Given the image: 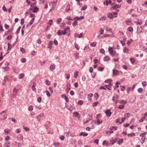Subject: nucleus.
Segmentation results:
<instances>
[{
    "label": "nucleus",
    "instance_id": "e433bc0d",
    "mask_svg": "<svg viewBox=\"0 0 147 147\" xmlns=\"http://www.w3.org/2000/svg\"><path fill=\"white\" fill-rule=\"evenodd\" d=\"M20 50L23 53H24L26 52L25 49L23 48H21Z\"/></svg>",
    "mask_w": 147,
    "mask_h": 147
},
{
    "label": "nucleus",
    "instance_id": "39448f33",
    "mask_svg": "<svg viewBox=\"0 0 147 147\" xmlns=\"http://www.w3.org/2000/svg\"><path fill=\"white\" fill-rule=\"evenodd\" d=\"M49 45L48 46V48L49 49H51L52 47V45H53V42L52 41H50L49 43Z\"/></svg>",
    "mask_w": 147,
    "mask_h": 147
},
{
    "label": "nucleus",
    "instance_id": "58836bf2",
    "mask_svg": "<svg viewBox=\"0 0 147 147\" xmlns=\"http://www.w3.org/2000/svg\"><path fill=\"white\" fill-rule=\"evenodd\" d=\"M98 103V102H95L92 104V106L93 107L96 106Z\"/></svg>",
    "mask_w": 147,
    "mask_h": 147
},
{
    "label": "nucleus",
    "instance_id": "7ed1b4c3",
    "mask_svg": "<svg viewBox=\"0 0 147 147\" xmlns=\"http://www.w3.org/2000/svg\"><path fill=\"white\" fill-rule=\"evenodd\" d=\"M70 28L69 26H67V27L65 29L64 31L63 32V35H65L66 33V31L68 30H69Z\"/></svg>",
    "mask_w": 147,
    "mask_h": 147
},
{
    "label": "nucleus",
    "instance_id": "a211bd4d",
    "mask_svg": "<svg viewBox=\"0 0 147 147\" xmlns=\"http://www.w3.org/2000/svg\"><path fill=\"white\" fill-rule=\"evenodd\" d=\"M24 76V75L23 74H19V79L22 78Z\"/></svg>",
    "mask_w": 147,
    "mask_h": 147
},
{
    "label": "nucleus",
    "instance_id": "052dcab7",
    "mask_svg": "<svg viewBox=\"0 0 147 147\" xmlns=\"http://www.w3.org/2000/svg\"><path fill=\"white\" fill-rule=\"evenodd\" d=\"M83 35V33H81L80 34L77 35V36L79 38H81L82 37Z\"/></svg>",
    "mask_w": 147,
    "mask_h": 147
},
{
    "label": "nucleus",
    "instance_id": "e2e57ef3",
    "mask_svg": "<svg viewBox=\"0 0 147 147\" xmlns=\"http://www.w3.org/2000/svg\"><path fill=\"white\" fill-rule=\"evenodd\" d=\"M106 17L105 16H103V17H102L100 18V20H105L106 19Z\"/></svg>",
    "mask_w": 147,
    "mask_h": 147
},
{
    "label": "nucleus",
    "instance_id": "20e7f679",
    "mask_svg": "<svg viewBox=\"0 0 147 147\" xmlns=\"http://www.w3.org/2000/svg\"><path fill=\"white\" fill-rule=\"evenodd\" d=\"M107 16L109 18L111 19H113L112 17H116V16H112V14L110 13H108Z\"/></svg>",
    "mask_w": 147,
    "mask_h": 147
},
{
    "label": "nucleus",
    "instance_id": "774afa93",
    "mask_svg": "<svg viewBox=\"0 0 147 147\" xmlns=\"http://www.w3.org/2000/svg\"><path fill=\"white\" fill-rule=\"evenodd\" d=\"M98 141L99 140L98 139H96L94 141V142L97 144H98L99 143Z\"/></svg>",
    "mask_w": 147,
    "mask_h": 147
},
{
    "label": "nucleus",
    "instance_id": "bb28decb",
    "mask_svg": "<svg viewBox=\"0 0 147 147\" xmlns=\"http://www.w3.org/2000/svg\"><path fill=\"white\" fill-rule=\"evenodd\" d=\"M35 84H34L32 87V89L33 91L35 90H36Z\"/></svg>",
    "mask_w": 147,
    "mask_h": 147
},
{
    "label": "nucleus",
    "instance_id": "9b49d317",
    "mask_svg": "<svg viewBox=\"0 0 147 147\" xmlns=\"http://www.w3.org/2000/svg\"><path fill=\"white\" fill-rule=\"evenodd\" d=\"M121 7V5H116L115 6H114L112 8L114 9H115L118 8H120Z\"/></svg>",
    "mask_w": 147,
    "mask_h": 147
},
{
    "label": "nucleus",
    "instance_id": "c85d7f7f",
    "mask_svg": "<svg viewBox=\"0 0 147 147\" xmlns=\"http://www.w3.org/2000/svg\"><path fill=\"white\" fill-rule=\"evenodd\" d=\"M143 90V89L141 88H139L138 90V92L140 93H141L142 92Z\"/></svg>",
    "mask_w": 147,
    "mask_h": 147
},
{
    "label": "nucleus",
    "instance_id": "69168bd1",
    "mask_svg": "<svg viewBox=\"0 0 147 147\" xmlns=\"http://www.w3.org/2000/svg\"><path fill=\"white\" fill-rule=\"evenodd\" d=\"M51 82L50 81L48 80L46 81V84L48 85H49L50 84Z\"/></svg>",
    "mask_w": 147,
    "mask_h": 147
},
{
    "label": "nucleus",
    "instance_id": "423d86ee",
    "mask_svg": "<svg viewBox=\"0 0 147 147\" xmlns=\"http://www.w3.org/2000/svg\"><path fill=\"white\" fill-rule=\"evenodd\" d=\"M118 99V95H114L112 98V100L113 101L115 100Z\"/></svg>",
    "mask_w": 147,
    "mask_h": 147
},
{
    "label": "nucleus",
    "instance_id": "a18cd8bd",
    "mask_svg": "<svg viewBox=\"0 0 147 147\" xmlns=\"http://www.w3.org/2000/svg\"><path fill=\"white\" fill-rule=\"evenodd\" d=\"M61 24L62 25L61 26V28L62 29L64 27H65V26L66 25V24L65 23H62Z\"/></svg>",
    "mask_w": 147,
    "mask_h": 147
},
{
    "label": "nucleus",
    "instance_id": "680f3d73",
    "mask_svg": "<svg viewBox=\"0 0 147 147\" xmlns=\"http://www.w3.org/2000/svg\"><path fill=\"white\" fill-rule=\"evenodd\" d=\"M101 115L100 113V114H98V115H97L96 117V119H98V118H99V117H101Z\"/></svg>",
    "mask_w": 147,
    "mask_h": 147
},
{
    "label": "nucleus",
    "instance_id": "6e6d98bb",
    "mask_svg": "<svg viewBox=\"0 0 147 147\" xmlns=\"http://www.w3.org/2000/svg\"><path fill=\"white\" fill-rule=\"evenodd\" d=\"M105 52V50L103 49H101L100 51V52L101 53H104Z\"/></svg>",
    "mask_w": 147,
    "mask_h": 147
},
{
    "label": "nucleus",
    "instance_id": "2f4dec72",
    "mask_svg": "<svg viewBox=\"0 0 147 147\" xmlns=\"http://www.w3.org/2000/svg\"><path fill=\"white\" fill-rule=\"evenodd\" d=\"M144 6V5H142L141 7L140 6L139 7H138V9H140L141 11H145V10H143L142 9V7Z\"/></svg>",
    "mask_w": 147,
    "mask_h": 147
},
{
    "label": "nucleus",
    "instance_id": "f3484780",
    "mask_svg": "<svg viewBox=\"0 0 147 147\" xmlns=\"http://www.w3.org/2000/svg\"><path fill=\"white\" fill-rule=\"evenodd\" d=\"M113 73L114 75H116L118 74L119 72L118 71L114 70L113 71Z\"/></svg>",
    "mask_w": 147,
    "mask_h": 147
},
{
    "label": "nucleus",
    "instance_id": "f704fd0d",
    "mask_svg": "<svg viewBox=\"0 0 147 147\" xmlns=\"http://www.w3.org/2000/svg\"><path fill=\"white\" fill-rule=\"evenodd\" d=\"M78 22L76 21H75L72 24L73 26L75 27L77 25Z\"/></svg>",
    "mask_w": 147,
    "mask_h": 147
},
{
    "label": "nucleus",
    "instance_id": "393cba45",
    "mask_svg": "<svg viewBox=\"0 0 147 147\" xmlns=\"http://www.w3.org/2000/svg\"><path fill=\"white\" fill-rule=\"evenodd\" d=\"M87 8V6L86 5H84V6L82 8L81 10H84Z\"/></svg>",
    "mask_w": 147,
    "mask_h": 147
},
{
    "label": "nucleus",
    "instance_id": "de8ad7c7",
    "mask_svg": "<svg viewBox=\"0 0 147 147\" xmlns=\"http://www.w3.org/2000/svg\"><path fill=\"white\" fill-rule=\"evenodd\" d=\"M78 104L80 105H82L83 104V101L81 100H80L78 102Z\"/></svg>",
    "mask_w": 147,
    "mask_h": 147
},
{
    "label": "nucleus",
    "instance_id": "79ce46f5",
    "mask_svg": "<svg viewBox=\"0 0 147 147\" xmlns=\"http://www.w3.org/2000/svg\"><path fill=\"white\" fill-rule=\"evenodd\" d=\"M104 69V68L102 67H99L98 69V71H102Z\"/></svg>",
    "mask_w": 147,
    "mask_h": 147
},
{
    "label": "nucleus",
    "instance_id": "9d476101",
    "mask_svg": "<svg viewBox=\"0 0 147 147\" xmlns=\"http://www.w3.org/2000/svg\"><path fill=\"white\" fill-rule=\"evenodd\" d=\"M80 136H86L88 135V134L87 133H86L84 132H81L80 134Z\"/></svg>",
    "mask_w": 147,
    "mask_h": 147
},
{
    "label": "nucleus",
    "instance_id": "a878e982",
    "mask_svg": "<svg viewBox=\"0 0 147 147\" xmlns=\"http://www.w3.org/2000/svg\"><path fill=\"white\" fill-rule=\"evenodd\" d=\"M133 41L132 39H130L129 40H128L127 42V44L128 45H129L130 43Z\"/></svg>",
    "mask_w": 147,
    "mask_h": 147
},
{
    "label": "nucleus",
    "instance_id": "49530a36",
    "mask_svg": "<svg viewBox=\"0 0 147 147\" xmlns=\"http://www.w3.org/2000/svg\"><path fill=\"white\" fill-rule=\"evenodd\" d=\"M6 29H8L9 28V26L7 24H5L4 25Z\"/></svg>",
    "mask_w": 147,
    "mask_h": 147
},
{
    "label": "nucleus",
    "instance_id": "1a4fd4ad",
    "mask_svg": "<svg viewBox=\"0 0 147 147\" xmlns=\"http://www.w3.org/2000/svg\"><path fill=\"white\" fill-rule=\"evenodd\" d=\"M93 96V94H89L88 95V98L89 100H92L91 97Z\"/></svg>",
    "mask_w": 147,
    "mask_h": 147
},
{
    "label": "nucleus",
    "instance_id": "c03bdc74",
    "mask_svg": "<svg viewBox=\"0 0 147 147\" xmlns=\"http://www.w3.org/2000/svg\"><path fill=\"white\" fill-rule=\"evenodd\" d=\"M61 18H59L57 20V24H59L61 22Z\"/></svg>",
    "mask_w": 147,
    "mask_h": 147
},
{
    "label": "nucleus",
    "instance_id": "6e6552de",
    "mask_svg": "<svg viewBox=\"0 0 147 147\" xmlns=\"http://www.w3.org/2000/svg\"><path fill=\"white\" fill-rule=\"evenodd\" d=\"M34 10L32 11L34 13H36L39 11L38 8L36 7H33Z\"/></svg>",
    "mask_w": 147,
    "mask_h": 147
},
{
    "label": "nucleus",
    "instance_id": "473e14b6",
    "mask_svg": "<svg viewBox=\"0 0 147 147\" xmlns=\"http://www.w3.org/2000/svg\"><path fill=\"white\" fill-rule=\"evenodd\" d=\"M59 142H54V145L55 147H57V146H59Z\"/></svg>",
    "mask_w": 147,
    "mask_h": 147
},
{
    "label": "nucleus",
    "instance_id": "ddd939ff",
    "mask_svg": "<svg viewBox=\"0 0 147 147\" xmlns=\"http://www.w3.org/2000/svg\"><path fill=\"white\" fill-rule=\"evenodd\" d=\"M110 59L109 57L108 56H107L104 58V61H107Z\"/></svg>",
    "mask_w": 147,
    "mask_h": 147
},
{
    "label": "nucleus",
    "instance_id": "f8f14e48",
    "mask_svg": "<svg viewBox=\"0 0 147 147\" xmlns=\"http://www.w3.org/2000/svg\"><path fill=\"white\" fill-rule=\"evenodd\" d=\"M46 124L45 125V126L46 129H47L49 127V125H50V122L49 121H47Z\"/></svg>",
    "mask_w": 147,
    "mask_h": 147
},
{
    "label": "nucleus",
    "instance_id": "aec40b11",
    "mask_svg": "<svg viewBox=\"0 0 147 147\" xmlns=\"http://www.w3.org/2000/svg\"><path fill=\"white\" fill-rule=\"evenodd\" d=\"M126 102H127L126 101L124 100H122L119 102L120 103L122 104L123 105L124 104H126Z\"/></svg>",
    "mask_w": 147,
    "mask_h": 147
},
{
    "label": "nucleus",
    "instance_id": "412c9836",
    "mask_svg": "<svg viewBox=\"0 0 147 147\" xmlns=\"http://www.w3.org/2000/svg\"><path fill=\"white\" fill-rule=\"evenodd\" d=\"M96 45V42H92L90 44V46L92 47H95Z\"/></svg>",
    "mask_w": 147,
    "mask_h": 147
},
{
    "label": "nucleus",
    "instance_id": "6ab92c4d",
    "mask_svg": "<svg viewBox=\"0 0 147 147\" xmlns=\"http://www.w3.org/2000/svg\"><path fill=\"white\" fill-rule=\"evenodd\" d=\"M128 30L130 32H132L133 31V28L131 27V26H130V27H129L128 28Z\"/></svg>",
    "mask_w": 147,
    "mask_h": 147
},
{
    "label": "nucleus",
    "instance_id": "c756f323",
    "mask_svg": "<svg viewBox=\"0 0 147 147\" xmlns=\"http://www.w3.org/2000/svg\"><path fill=\"white\" fill-rule=\"evenodd\" d=\"M124 106H125L123 105H120L118 107V108L121 109H123L124 107Z\"/></svg>",
    "mask_w": 147,
    "mask_h": 147
},
{
    "label": "nucleus",
    "instance_id": "4d7b16f0",
    "mask_svg": "<svg viewBox=\"0 0 147 147\" xmlns=\"http://www.w3.org/2000/svg\"><path fill=\"white\" fill-rule=\"evenodd\" d=\"M24 19L22 18V19H21V22L20 23H21V24L22 25H23L24 24Z\"/></svg>",
    "mask_w": 147,
    "mask_h": 147
},
{
    "label": "nucleus",
    "instance_id": "4c0bfd02",
    "mask_svg": "<svg viewBox=\"0 0 147 147\" xmlns=\"http://www.w3.org/2000/svg\"><path fill=\"white\" fill-rule=\"evenodd\" d=\"M46 92L47 94V96L48 97H50V96L51 95H50V93H49V91L48 90H46Z\"/></svg>",
    "mask_w": 147,
    "mask_h": 147
},
{
    "label": "nucleus",
    "instance_id": "603ef678",
    "mask_svg": "<svg viewBox=\"0 0 147 147\" xmlns=\"http://www.w3.org/2000/svg\"><path fill=\"white\" fill-rule=\"evenodd\" d=\"M78 71H76L74 73L75 75L74 76V77L76 78L78 76Z\"/></svg>",
    "mask_w": 147,
    "mask_h": 147
},
{
    "label": "nucleus",
    "instance_id": "8fccbe9b",
    "mask_svg": "<svg viewBox=\"0 0 147 147\" xmlns=\"http://www.w3.org/2000/svg\"><path fill=\"white\" fill-rule=\"evenodd\" d=\"M5 146L6 147H10V143H8L5 144Z\"/></svg>",
    "mask_w": 147,
    "mask_h": 147
},
{
    "label": "nucleus",
    "instance_id": "72a5a7b5",
    "mask_svg": "<svg viewBox=\"0 0 147 147\" xmlns=\"http://www.w3.org/2000/svg\"><path fill=\"white\" fill-rule=\"evenodd\" d=\"M118 84H119V83L118 82H116V86L114 87V90H115L117 88L119 87V86L118 85Z\"/></svg>",
    "mask_w": 147,
    "mask_h": 147
},
{
    "label": "nucleus",
    "instance_id": "bf43d9fd",
    "mask_svg": "<svg viewBox=\"0 0 147 147\" xmlns=\"http://www.w3.org/2000/svg\"><path fill=\"white\" fill-rule=\"evenodd\" d=\"M145 118V117H143L141 118L140 120H139V122H142L144 120Z\"/></svg>",
    "mask_w": 147,
    "mask_h": 147
},
{
    "label": "nucleus",
    "instance_id": "0e129e2a",
    "mask_svg": "<svg viewBox=\"0 0 147 147\" xmlns=\"http://www.w3.org/2000/svg\"><path fill=\"white\" fill-rule=\"evenodd\" d=\"M65 138V136H61L60 137V139L62 140H63Z\"/></svg>",
    "mask_w": 147,
    "mask_h": 147
},
{
    "label": "nucleus",
    "instance_id": "f257e3e1",
    "mask_svg": "<svg viewBox=\"0 0 147 147\" xmlns=\"http://www.w3.org/2000/svg\"><path fill=\"white\" fill-rule=\"evenodd\" d=\"M105 113L106 115L108 117H110L111 114V112L110 109H108L106 111Z\"/></svg>",
    "mask_w": 147,
    "mask_h": 147
},
{
    "label": "nucleus",
    "instance_id": "4468645a",
    "mask_svg": "<svg viewBox=\"0 0 147 147\" xmlns=\"http://www.w3.org/2000/svg\"><path fill=\"white\" fill-rule=\"evenodd\" d=\"M50 69L54 70L55 68V65L54 64L51 65L50 67Z\"/></svg>",
    "mask_w": 147,
    "mask_h": 147
},
{
    "label": "nucleus",
    "instance_id": "f03ea898",
    "mask_svg": "<svg viewBox=\"0 0 147 147\" xmlns=\"http://www.w3.org/2000/svg\"><path fill=\"white\" fill-rule=\"evenodd\" d=\"M109 53L111 54V55L113 56V50L111 47H109Z\"/></svg>",
    "mask_w": 147,
    "mask_h": 147
},
{
    "label": "nucleus",
    "instance_id": "a19ab883",
    "mask_svg": "<svg viewBox=\"0 0 147 147\" xmlns=\"http://www.w3.org/2000/svg\"><path fill=\"white\" fill-rule=\"evenodd\" d=\"M120 87H121V91H123L125 90V87L124 86H121Z\"/></svg>",
    "mask_w": 147,
    "mask_h": 147
},
{
    "label": "nucleus",
    "instance_id": "864d4df0",
    "mask_svg": "<svg viewBox=\"0 0 147 147\" xmlns=\"http://www.w3.org/2000/svg\"><path fill=\"white\" fill-rule=\"evenodd\" d=\"M102 120L100 121L99 119L97 120V122L98 124H100L102 123Z\"/></svg>",
    "mask_w": 147,
    "mask_h": 147
},
{
    "label": "nucleus",
    "instance_id": "5fc2aeb1",
    "mask_svg": "<svg viewBox=\"0 0 147 147\" xmlns=\"http://www.w3.org/2000/svg\"><path fill=\"white\" fill-rule=\"evenodd\" d=\"M36 2L35 1L33 3L31 4L30 5L31 7H33L36 5Z\"/></svg>",
    "mask_w": 147,
    "mask_h": 147
},
{
    "label": "nucleus",
    "instance_id": "4be33fe9",
    "mask_svg": "<svg viewBox=\"0 0 147 147\" xmlns=\"http://www.w3.org/2000/svg\"><path fill=\"white\" fill-rule=\"evenodd\" d=\"M128 50L129 49L125 47H124L123 49V52H124V53H126L127 51L128 52Z\"/></svg>",
    "mask_w": 147,
    "mask_h": 147
},
{
    "label": "nucleus",
    "instance_id": "cd10ccee",
    "mask_svg": "<svg viewBox=\"0 0 147 147\" xmlns=\"http://www.w3.org/2000/svg\"><path fill=\"white\" fill-rule=\"evenodd\" d=\"M123 139H121L120 140H119V141H118L117 142L118 144L119 145H120L123 142Z\"/></svg>",
    "mask_w": 147,
    "mask_h": 147
},
{
    "label": "nucleus",
    "instance_id": "5701e85b",
    "mask_svg": "<svg viewBox=\"0 0 147 147\" xmlns=\"http://www.w3.org/2000/svg\"><path fill=\"white\" fill-rule=\"evenodd\" d=\"M73 114L75 117H77L79 115V113L77 112H75L73 113Z\"/></svg>",
    "mask_w": 147,
    "mask_h": 147
},
{
    "label": "nucleus",
    "instance_id": "c9c22d12",
    "mask_svg": "<svg viewBox=\"0 0 147 147\" xmlns=\"http://www.w3.org/2000/svg\"><path fill=\"white\" fill-rule=\"evenodd\" d=\"M41 100H42V98L41 97H38V98H37V101L38 102H41Z\"/></svg>",
    "mask_w": 147,
    "mask_h": 147
},
{
    "label": "nucleus",
    "instance_id": "dca6fc26",
    "mask_svg": "<svg viewBox=\"0 0 147 147\" xmlns=\"http://www.w3.org/2000/svg\"><path fill=\"white\" fill-rule=\"evenodd\" d=\"M133 136H135V133H134L133 132V133H131L128 134H127V136L128 137H129V136L131 137Z\"/></svg>",
    "mask_w": 147,
    "mask_h": 147
},
{
    "label": "nucleus",
    "instance_id": "2eb2a0df",
    "mask_svg": "<svg viewBox=\"0 0 147 147\" xmlns=\"http://www.w3.org/2000/svg\"><path fill=\"white\" fill-rule=\"evenodd\" d=\"M57 34L59 36H60L63 34V33H62V30H59L57 32Z\"/></svg>",
    "mask_w": 147,
    "mask_h": 147
},
{
    "label": "nucleus",
    "instance_id": "0eeeda50",
    "mask_svg": "<svg viewBox=\"0 0 147 147\" xmlns=\"http://www.w3.org/2000/svg\"><path fill=\"white\" fill-rule=\"evenodd\" d=\"M136 21L135 22L136 23V24L137 25H138V24L141 25L142 23V21L141 20L139 21L138 19L136 18Z\"/></svg>",
    "mask_w": 147,
    "mask_h": 147
},
{
    "label": "nucleus",
    "instance_id": "7c9ffc66",
    "mask_svg": "<svg viewBox=\"0 0 147 147\" xmlns=\"http://www.w3.org/2000/svg\"><path fill=\"white\" fill-rule=\"evenodd\" d=\"M21 28V26L19 27L18 28V29H17V31H16V34H18L19 33V31L20 30Z\"/></svg>",
    "mask_w": 147,
    "mask_h": 147
},
{
    "label": "nucleus",
    "instance_id": "338daca9",
    "mask_svg": "<svg viewBox=\"0 0 147 147\" xmlns=\"http://www.w3.org/2000/svg\"><path fill=\"white\" fill-rule=\"evenodd\" d=\"M21 132L20 129L19 128L16 129V133H19Z\"/></svg>",
    "mask_w": 147,
    "mask_h": 147
},
{
    "label": "nucleus",
    "instance_id": "37998d69",
    "mask_svg": "<svg viewBox=\"0 0 147 147\" xmlns=\"http://www.w3.org/2000/svg\"><path fill=\"white\" fill-rule=\"evenodd\" d=\"M12 35H10L7 37V39L8 40H10L12 39Z\"/></svg>",
    "mask_w": 147,
    "mask_h": 147
},
{
    "label": "nucleus",
    "instance_id": "3c124183",
    "mask_svg": "<svg viewBox=\"0 0 147 147\" xmlns=\"http://www.w3.org/2000/svg\"><path fill=\"white\" fill-rule=\"evenodd\" d=\"M54 43L56 45H58V42L57 40L56 39H54L53 41Z\"/></svg>",
    "mask_w": 147,
    "mask_h": 147
},
{
    "label": "nucleus",
    "instance_id": "09e8293b",
    "mask_svg": "<svg viewBox=\"0 0 147 147\" xmlns=\"http://www.w3.org/2000/svg\"><path fill=\"white\" fill-rule=\"evenodd\" d=\"M33 107L32 106H30L28 108V110L30 111H32L33 110Z\"/></svg>",
    "mask_w": 147,
    "mask_h": 147
},
{
    "label": "nucleus",
    "instance_id": "ea45409f",
    "mask_svg": "<svg viewBox=\"0 0 147 147\" xmlns=\"http://www.w3.org/2000/svg\"><path fill=\"white\" fill-rule=\"evenodd\" d=\"M141 140H142V144H143L144 143V142H145L146 141V136H144V138H142Z\"/></svg>",
    "mask_w": 147,
    "mask_h": 147
},
{
    "label": "nucleus",
    "instance_id": "b1692460",
    "mask_svg": "<svg viewBox=\"0 0 147 147\" xmlns=\"http://www.w3.org/2000/svg\"><path fill=\"white\" fill-rule=\"evenodd\" d=\"M34 18H32L31 20L30 21L29 23L30 25H31L32 24L34 21Z\"/></svg>",
    "mask_w": 147,
    "mask_h": 147
},
{
    "label": "nucleus",
    "instance_id": "13d9d810",
    "mask_svg": "<svg viewBox=\"0 0 147 147\" xmlns=\"http://www.w3.org/2000/svg\"><path fill=\"white\" fill-rule=\"evenodd\" d=\"M93 68L92 67H90L89 69V72L91 73H92V72L93 71Z\"/></svg>",
    "mask_w": 147,
    "mask_h": 147
}]
</instances>
